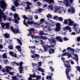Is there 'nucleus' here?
Masks as SVG:
<instances>
[{"instance_id":"obj_19","label":"nucleus","mask_w":80,"mask_h":80,"mask_svg":"<svg viewBox=\"0 0 80 80\" xmlns=\"http://www.w3.org/2000/svg\"><path fill=\"white\" fill-rule=\"evenodd\" d=\"M40 39H42V40H46L47 39H48V38L47 37L41 36H40Z\"/></svg>"},{"instance_id":"obj_61","label":"nucleus","mask_w":80,"mask_h":80,"mask_svg":"<svg viewBox=\"0 0 80 80\" xmlns=\"http://www.w3.org/2000/svg\"><path fill=\"white\" fill-rule=\"evenodd\" d=\"M17 53H15L13 55V57H15V58H16L17 57Z\"/></svg>"},{"instance_id":"obj_5","label":"nucleus","mask_w":80,"mask_h":80,"mask_svg":"<svg viewBox=\"0 0 80 80\" xmlns=\"http://www.w3.org/2000/svg\"><path fill=\"white\" fill-rule=\"evenodd\" d=\"M20 0H15L14 1V2L13 4H14L15 6L16 7H17L18 5H24V4L23 3L20 4Z\"/></svg>"},{"instance_id":"obj_50","label":"nucleus","mask_w":80,"mask_h":80,"mask_svg":"<svg viewBox=\"0 0 80 80\" xmlns=\"http://www.w3.org/2000/svg\"><path fill=\"white\" fill-rule=\"evenodd\" d=\"M8 68H9V70H13V68L11 67H10V66L8 67Z\"/></svg>"},{"instance_id":"obj_58","label":"nucleus","mask_w":80,"mask_h":80,"mask_svg":"<svg viewBox=\"0 0 80 80\" xmlns=\"http://www.w3.org/2000/svg\"><path fill=\"white\" fill-rule=\"evenodd\" d=\"M34 25H37V26H38L40 25H39V23H38L37 22L34 23Z\"/></svg>"},{"instance_id":"obj_12","label":"nucleus","mask_w":80,"mask_h":80,"mask_svg":"<svg viewBox=\"0 0 80 80\" xmlns=\"http://www.w3.org/2000/svg\"><path fill=\"white\" fill-rule=\"evenodd\" d=\"M63 2L65 4H66V5L67 7H69V6H70V4L68 3V0H64L63 1Z\"/></svg>"},{"instance_id":"obj_48","label":"nucleus","mask_w":80,"mask_h":80,"mask_svg":"<svg viewBox=\"0 0 80 80\" xmlns=\"http://www.w3.org/2000/svg\"><path fill=\"white\" fill-rule=\"evenodd\" d=\"M61 38V37L60 36L59 37L57 36L55 38L57 40H59L60 39V38Z\"/></svg>"},{"instance_id":"obj_14","label":"nucleus","mask_w":80,"mask_h":80,"mask_svg":"<svg viewBox=\"0 0 80 80\" xmlns=\"http://www.w3.org/2000/svg\"><path fill=\"white\" fill-rule=\"evenodd\" d=\"M16 48H17L18 50V51L20 52H22V48H21V46L18 45V46H17L16 47Z\"/></svg>"},{"instance_id":"obj_64","label":"nucleus","mask_w":80,"mask_h":80,"mask_svg":"<svg viewBox=\"0 0 80 80\" xmlns=\"http://www.w3.org/2000/svg\"><path fill=\"white\" fill-rule=\"evenodd\" d=\"M22 65H23V62L22 61H21L19 63V65L20 66H22Z\"/></svg>"},{"instance_id":"obj_46","label":"nucleus","mask_w":80,"mask_h":80,"mask_svg":"<svg viewBox=\"0 0 80 80\" xmlns=\"http://www.w3.org/2000/svg\"><path fill=\"white\" fill-rule=\"evenodd\" d=\"M32 4L31 2H30L28 1L27 2V5H31Z\"/></svg>"},{"instance_id":"obj_57","label":"nucleus","mask_w":80,"mask_h":80,"mask_svg":"<svg viewBox=\"0 0 80 80\" xmlns=\"http://www.w3.org/2000/svg\"><path fill=\"white\" fill-rule=\"evenodd\" d=\"M19 68L20 70H22L24 68V67H23L22 66H20V67H19Z\"/></svg>"},{"instance_id":"obj_56","label":"nucleus","mask_w":80,"mask_h":80,"mask_svg":"<svg viewBox=\"0 0 80 80\" xmlns=\"http://www.w3.org/2000/svg\"><path fill=\"white\" fill-rule=\"evenodd\" d=\"M64 41H67V40H68V38H63Z\"/></svg>"},{"instance_id":"obj_4","label":"nucleus","mask_w":80,"mask_h":80,"mask_svg":"<svg viewBox=\"0 0 80 80\" xmlns=\"http://www.w3.org/2000/svg\"><path fill=\"white\" fill-rule=\"evenodd\" d=\"M3 18L4 20H6V18H7V16H5V13H3V12L2 11L0 12V22H2V18Z\"/></svg>"},{"instance_id":"obj_26","label":"nucleus","mask_w":80,"mask_h":80,"mask_svg":"<svg viewBox=\"0 0 80 80\" xmlns=\"http://www.w3.org/2000/svg\"><path fill=\"white\" fill-rule=\"evenodd\" d=\"M72 54L71 53H69V52H67V56L68 57L71 58L72 57Z\"/></svg>"},{"instance_id":"obj_29","label":"nucleus","mask_w":80,"mask_h":80,"mask_svg":"<svg viewBox=\"0 0 80 80\" xmlns=\"http://www.w3.org/2000/svg\"><path fill=\"white\" fill-rule=\"evenodd\" d=\"M52 15H51L50 14H48V15H47V17L48 18H52Z\"/></svg>"},{"instance_id":"obj_52","label":"nucleus","mask_w":80,"mask_h":80,"mask_svg":"<svg viewBox=\"0 0 80 80\" xmlns=\"http://www.w3.org/2000/svg\"><path fill=\"white\" fill-rule=\"evenodd\" d=\"M51 22L52 23V26H53V27H54V26H55V25H56V23H55V22Z\"/></svg>"},{"instance_id":"obj_44","label":"nucleus","mask_w":80,"mask_h":80,"mask_svg":"<svg viewBox=\"0 0 80 80\" xmlns=\"http://www.w3.org/2000/svg\"><path fill=\"white\" fill-rule=\"evenodd\" d=\"M2 29H4V27L5 26V23H2Z\"/></svg>"},{"instance_id":"obj_28","label":"nucleus","mask_w":80,"mask_h":80,"mask_svg":"<svg viewBox=\"0 0 80 80\" xmlns=\"http://www.w3.org/2000/svg\"><path fill=\"white\" fill-rule=\"evenodd\" d=\"M49 3H54L55 1L54 0H48V2Z\"/></svg>"},{"instance_id":"obj_21","label":"nucleus","mask_w":80,"mask_h":80,"mask_svg":"<svg viewBox=\"0 0 80 80\" xmlns=\"http://www.w3.org/2000/svg\"><path fill=\"white\" fill-rule=\"evenodd\" d=\"M45 21V19L44 18H42L40 20V22H39V25H40L41 24H42V23H44V22Z\"/></svg>"},{"instance_id":"obj_60","label":"nucleus","mask_w":80,"mask_h":80,"mask_svg":"<svg viewBox=\"0 0 80 80\" xmlns=\"http://www.w3.org/2000/svg\"><path fill=\"white\" fill-rule=\"evenodd\" d=\"M8 73L9 74L11 75H14V74L11 72H9Z\"/></svg>"},{"instance_id":"obj_11","label":"nucleus","mask_w":80,"mask_h":80,"mask_svg":"<svg viewBox=\"0 0 80 80\" xmlns=\"http://www.w3.org/2000/svg\"><path fill=\"white\" fill-rule=\"evenodd\" d=\"M68 10V13H69V12H72V13H73L75 12V10L72 7L70 8H69L68 9H67Z\"/></svg>"},{"instance_id":"obj_47","label":"nucleus","mask_w":80,"mask_h":80,"mask_svg":"<svg viewBox=\"0 0 80 80\" xmlns=\"http://www.w3.org/2000/svg\"><path fill=\"white\" fill-rule=\"evenodd\" d=\"M42 62L41 61L38 62V67H40V66H42Z\"/></svg>"},{"instance_id":"obj_27","label":"nucleus","mask_w":80,"mask_h":80,"mask_svg":"<svg viewBox=\"0 0 80 80\" xmlns=\"http://www.w3.org/2000/svg\"><path fill=\"white\" fill-rule=\"evenodd\" d=\"M68 19H65V20L64 21L63 24H64L65 25H67V24L68 23Z\"/></svg>"},{"instance_id":"obj_9","label":"nucleus","mask_w":80,"mask_h":80,"mask_svg":"<svg viewBox=\"0 0 80 80\" xmlns=\"http://www.w3.org/2000/svg\"><path fill=\"white\" fill-rule=\"evenodd\" d=\"M63 31H66V30H69V32H71L72 31V29L69 26H66L65 27H63Z\"/></svg>"},{"instance_id":"obj_13","label":"nucleus","mask_w":80,"mask_h":80,"mask_svg":"<svg viewBox=\"0 0 80 80\" xmlns=\"http://www.w3.org/2000/svg\"><path fill=\"white\" fill-rule=\"evenodd\" d=\"M15 32H14V34L15 35L16 34V33H18L19 34L22 33V32H21L19 31V29H18L17 28H15Z\"/></svg>"},{"instance_id":"obj_16","label":"nucleus","mask_w":80,"mask_h":80,"mask_svg":"<svg viewBox=\"0 0 80 80\" xmlns=\"http://www.w3.org/2000/svg\"><path fill=\"white\" fill-rule=\"evenodd\" d=\"M5 27L6 28V29H8V30H10V29L9 23H5Z\"/></svg>"},{"instance_id":"obj_2","label":"nucleus","mask_w":80,"mask_h":80,"mask_svg":"<svg viewBox=\"0 0 80 80\" xmlns=\"http://www.w3.org/2000/svg\"><path fill=\"white\" fill-rule=\"evenodd\" d=\"M0 7L2 9H4L5 10L7 8V6H6V3L5 1L3 0H0ZM2 11V9H0V12H1Z\"/></svg>"},{"instance_id":"obj_24","label":"nucleus","mask_w":80,"mask_h":80,"mask_svg":"<svg viewBox=\"0 0 80 80\" xmlns=\"http://www.w3.org/2000/svg\"><path fill=\"white\" fill-rule=\"evenodd\" d=\"M61 28H58V27H56V28H55V31L56 32H60V29Z\"/></svg>"},{"instance_id":"obj_3","label":"nucleus","mask_w":80,"mask_h":80,"mask_svg":"<svg viewBox=\"0 0 80 80\" xmlns=\"http://www.w3.org/2000/svg\"><path fill=\"white\" fill-rule=\"evenodd\" d=\"M28 31H29V33L28 34V36H29L31 35V37L32 38H33L34 37H35V35L34 34H32V32L35 31V29H34V28H31L29 29H28Z\"/></svg>"},{"instance_id":"obj_32","label":"nucleus","mask_w":80,"mask_h":80,"mask_svg":"<svg viewBox=\"0 0 80 80\" xmlns=\"http://www.w3.org/2000/svg\"><path fill=\"white\" fill-rule=\"evenodd\" d=\"M63 18H61V17H59L58 19V21H60L61 22H62L63 21Z\"/></svg>"},{"instance_id":"obj_54","label":"nucleus","mask_w":80,"mask_h":80,"mask_svg":"<svg viewBox=\"0 0 80 80\" xmlns=\"http://www.w3.org/2000/svg\"><path fill=\"white\" fill-rule=\"evenodd\" d=\"M14 22L15 23H17L18 22V20L17 19H15L14 20Z\"/></svg>"},{"instance_id":"obj_45","label":"nucleus","mask_w":80,"mask_h":80,"mask_svg":"<svg viewBox=\"0 0 80 80\" xmlns=\"http://www.w3.org/2000/svg\"><path fill=\"white\" fill-rule=\"evenodd\" d=\"M50 70H51V71L52 72H53V71H54V69L53 68H52V66L50 67Z\"/></svg>"},{"instance_id":"obj_53","label":"nucleus","mask_w":80,"mask_h":80,"mask_svg":"<svg viewBox=\"0 0 80 80\" xmlns=\"http://www.w3.org/2000/svg\"><path fill=\"white\" fill-rule=\"evenodd\" d=\"M50 49L52 51V53H54V52H55V50H54V49H52V48H51Z\"/></svg>"},{"instance_id":"obj_7","label":"nucleus","mask_w":80,"mask_h":80,"mask_svg":"<svg viewBox=\"0 0 80 80\" xmlns=\"http://www.w3.org/2000/svg\"><path fill=\"white\" fill-rule=\"evenodd\" d=\"M48 45H47V44L46 45V46H43V50H42V49H41V51L42 53H43V52L44 51V52H48V48L49 47H48Z\"/></svg>"},{"instance_id":"obj_41","label":"nucleus","mask_w":80,"mask_h":80,"mask_svg":"<svg viewBox=\"0 0 80 80\" xmlns=\"http://www.w3.org/2000/svg\"><path fill=\"white\" fill-rule=\"evenodd\" d=\"M10 28L11 30H12V31L13 32H15V30L14 29V28L13 27V26H10Z\"/></svg>"},{"instance_id":"obj_51","label":"nucleus","mask_w":80,"mask_h":80,"mask_svg":"<svg viewBox=\"0 0 80 80\" xmlns=\"http://www.w3.org/2000/svg\"><path fill=\"white\" fill-rule=\"evenodd\" d=\"M14 63L15 65H16L17 66H18V65H19V63L18 62H16L15 61H14Z\"/></svg>"},{"instance_id":"obj_35","label":"nucleus","mask_w":80,"mask_h":80,"mask_svg":"<svg viewBox=\"0 0 80 80\" xmlns=\"http://www.w3.org/2000/svg\"><path fill=\"white\" fill-rule=\"evenodd\" d=\"M17 41L19 43V44H20L21 45H22V42H21V41H20V40L18 38H17Z\"/></svg>"},{"instance_id":"obj_63","label":"nucleus","mask_w":80,"mask_h":80,"mask_svg":"<svg viewBox=\"0 0 80 80\" xmlns=\"http://www.w3.org/2000/svg\"><path fill=\"white\" fill-rule=\"evenodd\" d=\"M9 68H8V67H7V68H6V72H7V73H8V72H10V70H9Z\"/></svg>"},{"instance_id":"obj_37","label":"nucleus","mask_w":80,"mask_h":80,"mask_svg":"<svg viewBox=\"0 0 80 80\" xmlns=\"http://www.w3.org/2000/svg\"><path fill=\"white\" fill-rule=\"evenodd\" d=\"M51 42H52L53 44H56V42H57V41L53 39H51Z\"/></svg>"},{"instance_id":"obj_34","label":"nucleus","mask_w":80,"mask_h":80,"mask_svg":"<svg viewBox=\"0 0 80 80\" xmlns=\"http://www.w3.org/2000/svg\"><path fill=\"white\" fill-rule=\"evenodd\" d=\"M34 56L37 59H38V58L40 57V55L38 54H35Z\"/></svg>"},{"instance_id":"obj_49","label":"nucleus","mask_w":80,"mask_h":80,"mask_svg":"<svg viewBox=\"0 0 80 80\" xmlns=\"http://www.w3.org/2000/svg\"><path fill=\"white\" fill-rule=\"evenodd\" d=\"M12 80H16L17 77L16 76H15L14 77H12Z\"/></svg>"},{"instance_id":"obj_55","label":"nucleus","mask_w":80,"mask_h":80,"mask_svg":"<svg viewBox=\"0 0 80 80\" xmlns=\"http://www.w3.org/2000/svg\"><path fill=\"white\" fill-rule=\"evenodd\" d=\"M34 37L36 39H37V38H40V36H35Z\"/></svg>"},{"instance_id":"obj_40","label":"nucleus","mask_w":80,"mask_h":80,"mask_svg":"<svg viewBox=\"0 0 80 80\" xmlns=\"http://www.w3.org/2000/svg\"><path fill=\"white\" fill-rule=\"evenodd\" d=\"M18 15L16 13L14 14V17L15 19H17V17H18Z\"/></svg>"},{"instance_id":"obj_30","label":"nucleus","mask_w":80,"mask_h":80,"mask_svg":"<svg viewBox=\"0 0 80 80\" xmlns=\"http://www.w3.org/2000/svg\"><path fill=\"white\" fill-rule=\"evenodd\" d=\"M9 53L10 55H11L12 57H13V55H14V52L12 51H10L9 52Z\"/></svg>"},{"instance_id":"obj_20","label":"nucleus","mask_w":80,"mask_h":80,"mask_svg":"<svg viewBox=\"0 0 80 80\" xmlns=\"http://www.w3.org/2000/svg\"><path fill=\"white\" fill-rule=\"evenodd\" d=\"M54 10L55 12H60V8H58V6H56L55 7V9Z\"/></svg>"},{"instance_id":"obj_8","label":"nucleus","mask_w":80,"mask_h":80,"mask_svg":"<svg viewBox=\"0 0 80 80\" xmlns=\"http://www.w3.org/2000/svg\"><path fill=\"white\" fill-rule=\"evenodd\" d=\"M29 47L30 48H31V50L30 53H32L33 55H35V48H36V47H35V46H32L31 47L29 46Z\"/></svg>"},{"instance_id":"obj_39","label":"nucleus","mask_w":80,"mask_h":80,"mask_svg":"<svg viewBox=\"0 0 80 80\" xmlns=\"http://www.w3.org/2000/svg\"><path fill=\"white\" fill-rule=\"evenodd\" d=\"M58 17L57 16H53V18L54 20H58Z\"/></svg>"},{"instance_id":"obj_33","label":"nucleus","mask_w":80,"mask_h":80,"mask_svg":"<svg viewBox=\"0 0 80 80\" xmlns=\"http://www.w3.org/2000/svg\"><path fill=\"white\" fill-rule=\"evenodd\" d=\"M37 4H38V6H39V7L42 6V5H43L39 2H37Z\"/></svg>"},{"instance_id":"obj_6","label":"nucleus","mask_w":80,"mask_h":80,"mask_svg":"<svg viewBox=\"0 0 80 80\" xmlns=\"http://www.w3.org/2000/svg\"><path fill=\"white\" fill-rule=\"evenodd\" d=\"M23 18L24 19V20H23V21L24 25H25L26 27H28V25L27 24V22L26 23V20H27V21H28L29 20V19H30V18H29L28 17H27V16H26L25 15L23 16Z\"/></svg>"},{"instance_id":"obj_23","label":"nucleus","mask_w":80,"mask_h":80,"mask_svg":"<svg viewBox=\"0 0 80 80\" xmlns=\"http://www.w3.org/2000/svg\"><path fill=\"white\" fill-rule=\"evenodd\" d=\"M8 47L10 50H13V46L12 44H10V46H8Z\"/></svg>"},{"instance_id":"obj_38","label":"nucleus","mask_w":80,"mask_h":80,"mask_svg":"<svg viewBox=\"0 0 80 80\" xmlns=\"http://www.w3.org/2000/svg\"><path fill=\"white\" fill-rule=\"evenodd\" d=\"M67 55V52H65L62 54V55L61 56V57H63V56H66Z\"/></svg>"},{"instance_id":"obj_36","label":"nucleus","mask_w":80,"mask_h":80,"mask_svg":"<svg viewBox=\"0 0 80 80\" xmlns=\"http://www.w3.org/2000/svg\"><path fill=\"white\" fill-rule=\"evenodd\" d=\"M75 68H77V70L78 71V72H80V67L79 66H78L77 67V66H76Z\"/></svg>"},{"instance_id":"obj_59","label":"nucleus","mask_w":80,"mask_h":80,"mask_svg":"<svg viewBox=\"0 0 80 80\" xmlns=\"http://www.w3.org/2000/svg\"><path fill=\"white\" fill-rule=\"evenodd\" d=\"M70 50L71 52H74L75 49H73V48H71Z\"/></svg>"},{"instance_id":"obj_18","label":"nucleus","mask_w":80,"mask_h":80,"mask_svg":"<svg viewBox=\"0 0 80 80\" xmlns=\"http://www.w3.org/2000/svg\"><path fill=\"white\" fill-rule=\"evenodd\" d=\"M3 35L6 38H10V35H9V34L5 33L3 34Z\"/></svg>"},{"instance_id":"obj_62","label":"nucleus","mask_w":80,"mask_h":80,"mask_svg":"<svg viewBox=\"0 0 80 80\" xmlns=\"http://www.w3.org/2000/svg\"><path fill=\"white\" fill-rule=\"evenodd\" d=\"M34 18L35 19H36V20H37V19L38 18V16L37 15H35Z\"/></svg>"},{"instance_id":"obj_15","label":"nucleus","mask_w":80,"mask_h":80,"mask_svg":"<svg viewBox=\"0 0 80 80\" xmlns=\"http://www.w3.org/2000/svg\"><path fill=\"white\" fill-rule=\"evenodd\" d=\"M44 34V31H40L38 32V35L39 36H42Z\"/></svg>"},{"instance_id":"obj_43","label":"nucleus","mask_w":80,"mask_h":80,"mask_svg":"<svg viewBox=\"0 0 80 80\" xmlns=\"http://www.w3.org/2000/svg\"><path fill=\"white\" fill-rule=\"evenodd\" d=\"M48 47H49V48H50V47H52V48H55V45H51L48 46Z\"/></svg>"},{"instance_id":"obj_22","label":"nucleus","mask_w":80,"mask_h":80,"mask_svg":"<svg viewBox=\"0 0 80 80\" xmlns=\"http://www.w3.org/2000/svg\"><path fill=\"white\" fill-rule=\"evenodd\" d=\"M7 53H4V54L2 55V57L3 58H4V59H5V58H8V57L7 56Z\"/></svg>"},{"instance_id":"obj_1","label":"nucleus","mask_w":80,"mask_h":80,"mask_svg":"<svg viewBox=\"0 0 80 80\" xmlns=\"http://www.w3.org/2000/svg\"><path fill=\"white\" fill-rule=\"evenodd\" d=\"M65 67H66V69L65 73L67 75V78H68L69 80H70V76H69L68 73L69 72L72 71V69H71V66H70V63L69 62V61L68 60H66L65 61V63L64 64Z\"/></svg>"},{"instance_id":"obj_10","label":"nucleus","mask_w":80,"mask_h":80,"mask_svg":"<svg viewBox=\"0 0 80 80\" xmlns=\"http://www.w3.org/2000/svg\"><path fill=\"white\" fill-rule=\"evenodd\" d=\"M68 20L69 22L68 25L69 26H72L73 25V23H75L74 21L71 20L70 18H68Z\"/></svg>"},{"instance_id":"obj_31","label":"nucleus","mask_w":80,"mask_h":80,"mask_svg":"<svg viewBox=\"0 0 80 80\" xmlns=\"http://www.w3.org/2000/svg\"><path fill=\"white\" fill-rule=\"evenodd\" d=\"M15 8H16L15 7V6H12V7L11 9L13 11V12H15V11H16V10H15Z\"/></svg>"},{"instance_id":"obj_42","label":"nucleus","mask_w":80,"mask_h":80,"mask_svg":"<svg viewBox=\"0 0 80 80\" xmlns=\"http://www.w3.org/2000/svg\"><path fill=\"white\" fill-rule=\"evenodd\" d=\"M48 7H49V8H51V10H53V6L49 5L48 6Z\"/></svg>"},{"instance_id":"obj_25","label":"nucleus","mask_w":80,"mask_h":80,"mask_svg":"<svg viewBox=\"0 0 80 80\" xmlns=\"http://www.w3.org/2000/svg\"><path fill=\"white\" fill-rule=\"evenodd\" d=\"M60 25H61V24L59 23H56V27L61 28Z\"/></svg>"},{"instance_id":"obj_17","label":"nucleus","mask_w":80,"mask_h":80,"mask_svg":"<svg viewBox=\"0 0 80 80\" xmlns=\"http://www.w3.org/2000/svg\"><path fill=\"white\" fill-rule=\"evenodd\" d=\"M27 23V24H28V25H32L33 23H34V22L31 21H30V19H29V20H28V21H26Z\"/></svg>"}]
</instances>
